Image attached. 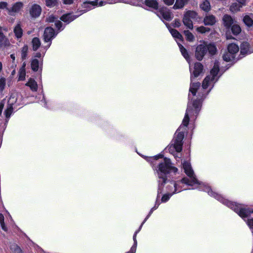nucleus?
I'll return each mask as SVG.
<instances>
[{
  "label": "nucleus",
  "instance_id": "obj_22",
  "mask_svg": "<svg viewBox=\"0 0 253 253\" xmlns=\"http://www.w3.org/2000/svg\"><path fill=\"white\" fill-rule=\"evenodd\" d=\"M140 231V229H138L134 233L133 236V240L134 241L133 245L131 247L130 250L128 252L129 253H135L136 251V248H137V242L136 240V235L137 233Z\"/></svg>",
  "mask_w": 253,
  "mask_h": 253
},
{
  "label": "nucleus",
  "instance_id": "obj_49",
  "mask_svg": "<svg viewBox=\"0 0 253 253\" xmlns=\"http://www.w3.org/2000/svg\"><path fill=\"white\" fill-rule=\"evenodd\" d=\"M57 18L54 16V15L52 14L49 15L47 18H46V21L49 23H52L57 20Z\"/></svg>",
  "mask_w": 253,
  "mask_h": 253
},
{
  "label": "nucleus",
  "instance_id": "obj_13",
  "mask_svg": "<svg viewBox=\"0 0 253 253\" xmlns=\"http://www.w3.org/2000/svg\"><path fill=\"white\" fill-rule=\"evenodd\" d=\"M189 178H187L186 177H184L181 179L180 181L181 183L189 186H193L195 184H200L199 181L196 178L195 176H193V177Z\"/></svg>",
  "mask_w": 253,
  "mask_h": 253
},
{
  "label": "nucleus",
  "instance_id": "obj_6",
  "mask_svg": "<svg viewBox=\"0 0 253 253\" xmlns=\"http://www.w3.org/2000/svg\"><path fill=\"white\" fill-rule=\"evenodd\" d=\"M207 53L206 45L200 44L196 48L195 57L198 61H202Z\"/></svg>",
  "mask_w": 253,
  "mask_h": 253
},
{
  "label": "nucleus",
  "instance_id": "obj_46",
  "mask_svg": "<svg viewBox=\"0 0 253 253\" xmlns=\"http://www.w3.org/2000/svg\"><path fill=\"white\" fill-rule=\"evenodd\" d=\"M170 182L174 186V191L172 193L173 194L176 193V192H179L181 191V189H179L178 186V184L176 183V182L173 181V180H171L170 181Z\"/></svg>",
  "mask_w": 253,
  "mask_h": 253
},
{
  "label": "nucleus",
  "instance_id": "obj_26",
  "mask_svg": "<svg viewBox=\"0 0 253 253\" xmlns=\"http://www.w3.org/2000/svg\"><path fill=\"white\" fill-rule=\"evenodd\" d=\"M230 29H231L232 33L234 36H237L241 32V28L240 26L237 24H233Z\"/></svg>",
  "mask_w": 253,
  "mask_h": 253
},
{
  "label": "nucleus",
  "instance_id": "obj_63",
  "mask_svg": "<svg viewBox=\"0 0 253 253\" xmlns=\"http://www.w3.org/2000/svg\"><path fill=\"white\" fill-rule=\"evenodd\" d=\"M106 3V1H100L99 3L98 2V5L99 6H103L104 5V4H105Z\"/></svg>",
  "mask_w": 253,
  "mask_h": 253
},
{
  "label": "nucleus",
  "instance_id": "obj_32",
  "mask_svg": "<svg viewBox=\"0 0 253 253\" xmlns=\"http://www.w3.org/2000/svg\"><path fill=\"white\" fill-rule=\"evenodd\" d=\"M28 51V46L27 44L24 45L21 50V56L22 61H24L27 57Z\"/></svg>",
  "mask_w": 253,
  "mask_h": 253
},
{
  "label": "nucleus",
  "instance_id": "obj_48",
  "mask_svg": "<svg viewBox=\"0 0 253 253\" xmlns=\"http://www.w3.org/2000/svg\"><path fill=\"white\" fill-rule=\"evenodd\" d=\"M184 136V132H178V133L176 135L175 140L183 141Z\"/></svg>",
  "mask_w": 253,
  "mask_h": 253
},
{
  "label": "nucleus",
  "instance_id": "obj_61",
  "mask_svg": "<svg viewBox=\"0 0 253 253\" xmlns=\"http://www.w3.org/2000/svg\"><path fill=\"white\" fill-rule=\"evenodd\" d=\"M26 61H23V63H22V67H21V68H20V69H21V70H25V67H26Z\"/></svg>",
  "mask_w": 253,
  "mask_h": 253
},
{
  "label": "nucleus",
  "instance_id": "obj_34",
  "mask_svg": "<svg viewBox=\"0 0 253 253\" xmlns=\"http://www.w3.org/2000/svg\"><path fill=\"white\" fill-rule=\"evenodd\" d=\"M183 141L174 140L173 147L177 152H180L182 150Z\"/></svg>",
  "mask_w": 253,
  "mask_h": 253
},
{
  "label": "nucleus",
  "instance_id": "obj_24",
  "mask_svg": "<svg viewBox=\"0 0 253 253\" xmlns=\"http://www.w3.org/2000/svg\"><path fill=\"white\" fill-rule=\"evenodd\" d=\"M41 44V41L39 38H34L32 41L33 50L34 51H37L38 49V48L40 47Z\"/></svg>",
  "mask_w": 253,
  "mask_h": 253
},
{
  "label": "nucleus",
  "instance_id": "obj_1",
  "mask_svg": "<svg viewBox=\"0 0 253 253\" xmlns=\"http://www.w3.org/2000/svg\"><path fill=\"white\" fill-rule=\"evenodd\" d=\"M144 159L150 163L153 169L156 171L159 179L158 188V196H160L165 185L168 182V175L171 172L175 174L178 169L172 166V164L169 158L164 157L162 153H160L153 157L144 156Z\"/></svg>",
  "mask_w": 253,
  "mask_h": 253
},
{
  "label": "nucleus",
  "instance_id": "obj_62",
  "mask_svg": "<svg viewBox=\"0 0 253 253\" xmlns=\"http://www.w3.org/2000/svg\"><path fill=\"white\" fill-rule=\"evenodd\" d=\"M17 253H23L21 249L20 248V247H19L17 245Z\"/></svg>",
  "mask_w": 253,
  "mask_h": 253
},
{
  "label": "nucleus",
  "instance_id": "obj_21",
  "mask_svg": "<svg viewBox=\"0 0 253 253\" xmlns=\"http://www.w3.org/2000/svg\"><path fill=\"white\" fill-rule=\"evenodd\" d=\"M189 0H176L175 3L173 6L174 9H181L188 3Z\"/></svg>",
  "mask_w": 253,
  "mask_h": 253
},
{
  "label": "nucleus",
  "instance_id": "obj_9",
  "mask_svg": "<svg viewBox=\"0 0 253 253\" xmlns=\"http://www.w3.org/2000/svg\"><path fill=\"white\" fill-rule=\"evenodd\" d=\"M55 36V31L53 28L51 27H46L43 33L44 41L46 42H50Z\"/></svg>",
  "mask_w": 253,
  "mask_h": 253
},
{
  "label": "nucleus",
  "instance_id": "obj_51",
  "mask_svg": "<svg viewBox=\"0 0 253 253\" xmlns=\"http://www.w3.org/2000/svg\"><path fill=\"white\" fill-rule=\"evenodd\" d=\"M8 14L11 16H15L16 14V5L13 4L11 9L8 10Z\"/></svg>",
  "mask_w": 253,
  "mask_h": 253
},
{
  "label": "nucleus",
  "instance_id": "obj_57",
  "mask_svg": "<svg viewBox=\"0 0 253 253\" xmlns=\"http://www.w3.org/2000/svg\"><path fill=\"white\" fill-rule=\"evenodd\" d=\"M23 6V4L21 2H17V13L20 10V9Z\"/></svg>",
  "mask_w": 253,
  "mask_h": 253
},
{
  "label": "nucleus",
  "instance_id": "obj_30",
  "mask_svg": "<svg viewBox=\"0 0 253 253\" xmlns=\"http://www.w3.org/2000/svg\"><path fill=\"white\" fill-rule=\"evenodd\" d=\"M200 8L206 12H209L211 10V5L210 2L206 0L200 4Z\"/></svg>",
  "mask_w": 253,
  "mask_h": 253
},
{
  "label": "nucleus",
  "instance_id": "obj_3",
  "mask_svg": "<svg viewBox=\"0 0 253 253\" xmlns=\"http://www.w3.org/2000/svg\"><path fill=\"white\" fill-rule=\"evenodd\" d=\"M239 47L235 43H229L227 46V51L224 53L222 56L223 60L226 62L233 61V65L236 62V54L239 51Z\"/></svg>",
  "mask_w": 253,
  "mask_h": 253
},
{
  "label": "nucleus",
  "instance_id": "obj_5",
  "mask_svg": "<svg viewBox=\"0 0 253 253\" xmlns=\"http://www.w3.org/2000/svg\"><path fill=\"white\" fill-rule=\"evenodd\" d=\"M240 53L239 56L236 58V61H237L245 56L251 53V45L250 43L246 41H244L240 44Z\"/></svg>",
  "mask_w": 253,
  "mask_h": 253
},
{
  "label": "nucleus",
  "instance_id": "obj_2",
  "mask_svg": "<svg viewBox=\"0 0 253 253\" xmlns=\"http://www.w3.org/2000/svg\"><path fill=\"white\" fill-rule=\"evenodd\" d=\"M206 190L210 196L214 197L227 207L233 210L242 218L248 217L251 215V213H253V209L244 208L240 204L224 198L221 195L213 191L210 187L207 188Z\"/></svg>",
  "mask_w": 253,
  "mask_h": 253
},
{
  "label": "nucleus",
  "instance_id": "obj_47",
  "mask_svg": "<svg viewBox=\"0 0 253 253\" xmlns=\"http://www.w3.org/2000/svg\"><path fill=\"white\" fill-rule=\"evenodd\" d=\"M88 4H89L91 8L92 6H97L98 5V0H95L94 1H87L84 2V6H85V5H87Z\"/></svg>",
  "mask_w": 253,
  "mask_h": 253
},
{
  "label": "nucleus",
  "instance_id": "obj_52",
  "mask_svg": "<svg viewBox=\"0 0 253 253\" xmlns=\"http://www.w3.org/2000/svg\"><path fill=\"white\" fill-rule=\"evenodd\" d=\"M55 26L56 28L58 30H60L62 27L63 24L60 20H56L55 22Z\"/></svg>",
  "mask_w": 253,
  "mask_h": 253
},
{
  "label": "nucleus",
  "instance_id": "obj_10",
  "mask_svg": "<svg viewBox=\"0 0 253 253\" xmlns=\"http://www.w3.org/2000/svg\"><path fill=\"white\" fill-rule=\"evenodd\" d=\"M158 12L163 18L168 21H170L172 19V12L166 7H162L159 9Z\"/></svg>",
  "mask_w": 253,
  "mask_h": 253
},
{
  "label": "nucleus",
  "instance_id": "obj_44",
  "mask_svg": "<svg viewBox=\"0 0 253 253\" xmlns=\"http://www.w3.org/2000/svg\"><path fill=\"white\" fill-rule=\"evenodd\" d=\"M26 70L20 69L19 71L18 81H24L25 79Z\"/></svg>",
  "mask_w": 253,
  "mask_h": 253
},
{
  "label": "nucleus",
  "instance_id": "obj_59",
  "mask_svg": "<svg viewBox=\"0 0 253 253\" xmlns=\"http://www.w3.org/2000/svg\"><path fill=\"white\" fill-rule=\"evenodd\" d=\"M7 3L5 2H0V8L3 9L6 7Z\"/></svg>",
  "mask_w": 253,
  "mask_h": 253
},
{
  "label": "nucleus",
  "instance_id": "obj_25",
  "mask_svg": "<svg viewBox=\"0 0 253 253\" xmlns=\"http://www.w3.org/2000/svg\"><path fill=\"white\" fill-rule=\"evenodd\" d=\"M207 51L209 52L211 55H214L217 52V49L215 45L212 43H209L206 45Z\"/></svg>",
  "mask_w": 253,
  "mask_h": 253
},
{
  "label": "nucleus",
  "instance_id": "obj_39",
  "mask_svg": "<svg viewBox=\"0 0 253 253\" xmlns=\"http://www.w3.org/2000/svg\"><path fill=\"white\" fill-rule=\"evenodd\" d=\"M0 226L1 227V229L3 231L6 232L7 231V228L6 226V225H5L4 217L3 215L1 213H0Z\"/></svg>",
  "mask_w": 253,
  "mask_h": 253
},
{
  "label": "nucleus",
  "instance_id": "obj_40",
  "mask_svg": "<svg viewBox=\"0 0 253 253\" xmlns=\"http://www.w3.org/2000/svg\"><path fill=\"white\" fill-rule=\"evenodd\" d=\"M82 6L83 8H84V9L76 12V13H79V14H80V15L91 9V6L89 4L84 6V2L82 4Z\"/></svg>",
  "mask_w": 253,
  "mask_h": 253
},
{
  "label": "nucleus",
  "instance_id": "obj_38",
  "mask_svg": "<svg viewBox=\"0 0 253 253\" xmlns=\"http://www.w3.org/2000/svg\"><path fill=\"white\" fill-rule=\"evenodd\" d=\"M211 81V77L210 76H207L204 79L202 83V87L204 90L206 89L209 85L210 82Z\"/></svg>",
  "mask_w": 253,
  "mask_h": 253
},
{
  "label": "nucleus",
  "instance_id": "obj_50",
  "mask_svg": "<svg viewBox=\"0 0 253 253\" xmlns=\"http://www.w3.org/2000/svg\"><path fill=\"white\" fill-rule=\"evenodd\" d=\"M172 26L174 28H178L181 25V22L179 19H175L171 23Z\"/></svg>",
  "mask_w": 253,
  "mask_h": 253
},
{
  "label": "nucleus",
  "instance_id": "obj_53",
  "mask_svg": "<svg viewBox=\"0 0 253 253\" xmlns=\"http://www.w3.org/2000/svg\"><path fill=\"white\" fill-rule=\"evenodd\" d=\"M152 213H153V211L150 210L149 212V213H148V214L145 217V218L144 219V220H143V221L142 222V223H141V224L140 225V227H139L138 229H140V230H141V229L143 225L144 224V223L147 221V220L149 218V217L152 214Z\"/></svg>",
  "mask_w": 253,
  "mask_h": 253
},
{
  "label": "nucleus",
  "instance_id": "obj_37",
  "mask_svg": "<svg viewBox=\"0 0 253 253\" xmlns=\"http://www.w3.org/2000/svg\"><path fill=\"white\" fill-rule=\"evenodd\" d=\"M184 34L186 36V39L188 42H193L194 40V36L193 34L188 30H185Z\"/></svg>",
  "mask_w": 253,
  "mask_h": 253
},
{
  "label": "nucleus",
  "instance_id": "obj_15",
  "mask_svg": "<svg viewBox=\"0 0 253 253\" xmlns=\"http://www.w3.org/2000/svg\"><path fill=\"white\" fill-rule=\"evenodd\" d=\"M216 22L215 16L212 14L206 15L203 20V23L205 26H213Z\"/></svg>",
  "mask_w": 253,
  "mask_h": 253
},
{
  "label": "nucleus",
  "instance_id": "obj_31",
  "mask_svg": "<svg viewBox=\"0 0 253 253\" xmlns=\"http://www.w3.org/2000/svg\"><path fill=\"white\" fill-rule=\"evenodd\" d=\"M243 6L240 4L237 3L236 2L232 3L230 7V10L232 12H237L240 10L241 8H242Z\"/></svg>",
  "mask_w": 253,
  "mask_h": 253
},
{
  "label": "nucleus",
  "instance_id": "obj_45",
  "mask_svg": "<svg viewBox=\"0 0 253 253\" xmlns=\"http://www.w3.org/2000/svg\"><path fill=\"white\" fill-rule=\"evenodd\" d=\"M172 195H173L172 193H168V194H164L162 197V199H161L162 202L163 203L167 202V201H169V198Z\"/></svg>",
  "mask_w": 253,
  "mask_h": 253
},
{
  "label": "nucleus",
  "instance_id": "obj_12",
  "mask_svg": "<svg viewBox=\"0 0 253 253\" xmlns=\"http://www.w3.org/2000/svg\"><path fill=\"white\" fill-rule=\"evenodd\" d=\"M234 21V19L229 14H224L222 17L223 25L226 29H229Z\"/></svg>",
  "mask_w": 253,
  "mask_h": 253
},
{
  "label": "nucleus",
  "instance_id": "obj_41",
  "mask_svg": "<svg viewBox=\"0 0 253 253\" xmlns=\"http://www.w3.org/2000/svg\"><path fill=\"white\" fill-rule=\"evenodd\" d=\"M12 111H13L12 106L11 105H9L7 106L6 109L4 111V115L5 116V117L7 119H8L10 117V116L12 112Z\"/></svg>",
  "mask_w": 253,
  "mask_h": 253
},
{
  "label": "nucleus",
  "instance_id": "obj_55",
  "mask_svg": "<svg viewBox=\"0 0 253 253\" xmlns=\"http://www.w3.org/2000/svg\"><path fill=\"white\" fill-rule=\"evenodd\" d=\"M247 223L251 229H253V218L248 219Z\"/></svg>",
  "mask_w": 253,
  "mask_h": 253
},
{
  "label": "nucleus",
  "instance_id": "obj_33",
  "mask_svg": "<svg viewBox=\"0 0 253 253\" xmlns=\"http://www.w3.org/2000/svg\"><path fill=\"white\" fill-rule=\"evenodd\" d=\"M244 24L248 27H251L253 25V20L249 16L245 15L243 19Z\"/></svg>",
  "mask_w": 253,
  "mask_h": 253
},
{
  "label": "nucleus",
  "instance_id": "obj_42",
  "mask_svg": "<svg viewBox=\"0 0 253 253\" xmlns=\"http://www.w3.org/2000/svg\"><path fill=\"white\" fill-rule=\"evenodd\" d=\"M197 31L201 34H204L207 32H209L211 31V29L208 27H205L203 26H201L197 28Z\"/></svg>",
  "mask_w": 253,
  "mask_h": 253
},
{
  "label": "nucleus",
  "instance_id": "obj_16",
  "mask_svg": "<svg viewBox=\"0 0 253 253\" xmlns=\"http://www.w3.org/2000/svg\"><path fill=\"white\" fill-rule=\"evenodd\" d=\"M192 109H191L190 107L187 108L184 117L182 121V125L185 127H187L189 125L190 121L189 115H190L191 116L193 115V114L191 113L192 112Z\"/></svg>",
  "mask_w": 253,
  "mask_h": 253
},
{
  "label": "nucleus",
  "instance_id": "obj_64",
  "mask_svg": "<svg viewBox=\"0 0 253 253\" xmlns=\"http://www.w3.org/2000/svg\"><path fill=\"white\" fill-rule=\"evenodd\" d=\"M4 39V36L3 34L0 35V42L3 41Z\"/></svg>",
  "mask_w": 253,
  "mask_h": 253
},
{
  "label": "nucleus",
  "instance_id": "obj_23",
  "mask_svg": "<svg viewBox=\"0 0 253 253\" xmlns=\"http://www.w3.org/2000/svg\"><path fill=\"white\" fill-rule=\"evenodd\" d=\"M169 30L173 38L177 39L181 42L183 41V38L182 35L177 30L170 29H169Z\"/></svg>",
  "mask_w": 253,
  "mask_h": 253
},
{
  "label": "nucleus",
  "instance_id": "obj_56",
  "mask_svg": "<svg viewBox=\"0 0 253 253\" xmlns=\"http://www.w3.org/2000/svg\"><path fill=\"white\" fill-rule=\"evenodd\" d=\"M5 86V79L1 78L0 79V90H2Z\"/></svg>",
  "mask_w": 253,
  "mask_h": 253
},
{
  "label": "nucleus",
  "instance_id": "obj_27",
  "mask_svg": "<svg viewBox=\"0 0 253 253\" xmlns=\"http://www.w3.org/2000/svg\"><path fill=\"white\" fill-rule=\"evenodd\" d=\"M183 23L184 25L187 27V28L190 29H193V22L191 19L189 18L187 16H186L185 15H184L183 19H182Z\"/></svg>",
  "mask_w": 253,
  "mask_h": 253
},
{
  "label": "nucleus",
  "instance_id": "obj_20",
  "mask_svg": "<svg viewBox=\"0 0 253 253\" xmlns=\"http://www.w3.org/2000/svg\"><path fill=\"white\" fill-rule=\"evenodd\" d=\"M25 85L27 86L30 87V89L32 91H37L38 89V84L35 80L30 78L29 79L28 82L25 84Z\"/></svg>",
  "mask_w": 253,
  "mask_h": 253
},
{
  "label": "nucleus",
  "instance_id": "obj_29",
  "mask_svg": "<svg viewBox=\"0 0 253 253\" xmlns=\"http://www.w3.org/2000/svg\"><path fill=\"white\" fill-rule=\"evenodd\" d=\"M45 5L49 8L58 6L59 5L58 0H45Z\"/></svg>",
  "mask_w": 253,
  "mask_h": 253
},
{
  "label": "nucleus",
  "instance_id": "obj_8",
  "mask_svg": "<svg viewBox=\"0 0 253 253\" xmlns=\"http://www.w3.org/2000/svg\"><path fill=\"white\" fill-rule=\"evenodd\" d=\"M42 9L41 6L36 3L32 5L29 9V13L32 18H37L39 17L42 13Z\"/></svg>",
  "mask_w": 253,
  "mask_h": 253
},
{
  "label": "nucleus",
  "instance_id": "obj_18",
  "mask_svg": "<svg viewBox=\"0 0 253 253\" xmlns=\"http://www.w3.org/2000/svg\"><path fill=\"white\" fill-rule=\"evenodd\" d=\"M201 84L199 82L191 83L189 88V92H191L193 96H195Z\"/></svg>",
  "mask_w": 253,
  "mask_h": 253
},
{
  "label": "nucleus",
  "instance_id": "obj_35",
  "mask_svg": "<svg viewBox=\"0 0 253 253\" xmlns=\"http://www.w3.org/2000/svg\"><path fill=\"white\" fill-rule=\"evenodd\" d=\"M32 70L34 72L38 71L39 67V62L37 59H34L31 63Z\"/></svg>",
  "mask_w": 253,
  "mask_h": 253
},
{
  "label": "nucleus",
  "instance_id": "obj_58",
  "mask_svg": "<svg viewBox=\"0 0 253 253\" xmlns=\"http://www.w3.org/2000/svg\"><path fill=\"white\" fill-rule=\"evenodd\" d=\"M63 3L64 4L70 5L74 3V0H63Z\"/></svg>",
  "mask_w": 253,
  "mask_h": 253
},
{
  "label": "nucleus",
  "instance_id": "obj_54",
  "mask_svg": "<svg viewBox=\"0 0 253 253\" xmlns=\"http://www.w3.org/2000/svg\"><path fill=\"white\" fill-rule=\"evenodd\" d=\"M175 0H163L164 3L168 6L172 5L174 2Z\"/></svg>",
  "mask_w": 253,
  "mask_h": 253
},
{
  "label": "nucleus",
  "instance_id": "obj_36",
  "mask_svg": "<svg viewBox=\"0 0 253 253\" xmlns=\"http://www.w3.org/2000/svg\"><path fill=\"white\" fill-rule=\"evenodd\" d=\"M186 16L190 19H195L197 18L198 14L196 12L193 10H188L184 14Z\"/></svg>",
  "mask_w": 253,
  "mask_h": 253
},
{
  "label": "nucleus",
  "instance_id": "obj_4",
  "mask_svg": "<svg viewBox=\"0 0 253 253\" xmlns=\"http://www.w3.org/2000/svg\"><path fill=\"white\" fill-rule=\"evenodd\" d=\"M208 93V92L206 93L199 92L198 98L193 101L191 105H188L187 107H190L192 109L191 113L193 115L195 116L196 117L198 115L201 108L202 102L206 98Z\"/></svg>",
  "mask_w": 253,
  "mask_h": 253
},
{
  "label": "nucleus",
  "instance_id": "obj_19",
  "mask_svg": "<svg viewBox=\"0 0 253 253\" xmlns=\"http://www.w3.org/2000/svg\"><path fill=\"white\" fill-rule=\"evenodd\" d=\"M180 51L182 56L187 62L190 61V57L187 50L180 43H178Z\"/></svg>",
  "mask_w": 253,
  "mask_h": 253
},
{
  "label": "nucleus",
  "instance_id": "obj_7",
  "mask_svg": "<svg viewBox=\"0 0 253 253\" xmlns=\"http://www.w3.org/2000/svg\"><path fill=\"white\" fill-rule=\"evenodd\" d=\"M204 66L200 62H196L194 64V70L191 72L190 80L192 82L194 78H197L202 72Z\"/></svg>",
  "mask_w": 253,
  "mask_h": 253
},
{
  "label": "nucleus",
  "instance_id": "obj_60",
  "mask_svg": "<svg viewBox=\"0 0 253 253\" xmlns=\"http://www.w3.org/2000/svg\"><path fill=\"white\" fill-rule=\"evenodd\" d=\"M239 3L242 4L243 6L246 5V0H236Z\"/></svg>",
  "mask_w": 253,
  "mask_h": 253
},
{
  "label": "nucleus",
  "instance_id": "obj_11",
  "mask_svg": "<svg viewBox=\"0 0 253 253\" xmlns=\"http://www.w3.org/2000/svg\"><path fill=\"white\" fill-rule=\"evenodd\" d=\"M79 16H80V14L74 15L72 13L70 12L62 15L60 17V19L66 24H69Z\"/></svg>",
  "mask_w": 253,
  "mask_h": 253
},
{
  "label": "nucleus",
  "instance_id": "obj_17",
  "mask_svg": "<svg viewBox=\"0 0 253 253\" xmlns=\"http://www.w3.org/2000/svg\"><path fill=\"white\" fill-rule=\"evenodd\" d=\"M143 3L147 7L155 10H158L159 8V3L157 0H145Z\"/></svg>",
  "mask_w": 253,
  "mask_h": 253
},
{
  "label": "nucleus",
  "instance_id": "obj_43",
  "mask_svg": "<svg viewBox=\"0 0 253 253\" xmlns=\"http://www.w3.org/2000/svg\"><path fill=\"white\" fill-rule=\"evenodd\" d=\"M23 35V30L20 24H17V39H20Z\"/></svg>",
  "mask_w": 253,
  "mask_h": 253
},
{
  "label": "nucleus",
  "instance_id": "obj_28",
  "mask_svg": "<svg viewBox=\"0 0 253 253\" xmlns=\"http://www.w3.org/2000/svg\"><path fill=\"white\" fill-rule=\"evenodd\" d=\"M219 71V66L218 65L214 64L213 67L211 70V71H210V74L211 75V81H214L215 77L217 75Z\"/></svg>",
  "mask_w": 253,
  "mask_h": 253
},
{
  "label": "nucleus",
  "instance_id": "obj_14",
  "mask_svg": "<svg viewBox=\"0 0 253 253\" xmlns=\"http://www.w3.org/2000/svg\"><path fill=\"white\" fill-rule=\"evenodd\" d=\"M182 165L184 172L189 177L195 176L194 175V171L192 169L191 164L188 161H184Z\"/></svg>",
  "mask_w": 253,
  "mask_h": 253
}]
</instances>
